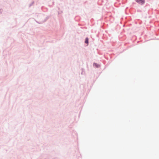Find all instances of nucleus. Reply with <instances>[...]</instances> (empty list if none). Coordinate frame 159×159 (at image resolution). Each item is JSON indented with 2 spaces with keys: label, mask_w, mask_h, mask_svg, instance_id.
Masks as SVG:
<instances>
[{
  "label": "nucleus",
  "mask_w": 159,
  "mask_h": 159,
  "mask_svg": "<svg viewBox=\"0 0 159 159\" xmlns=\"http://www.w3.org/2000/svg\"><path fill=\"white\" fill-rule=\"evenodd\" d=\"M136 1L138 3L141 4H143L145 2L144 0H136Z\"/></svg>",
  "instance_id": "nucleus-1"
},
{
  "label": "nucleus",
  "mask_w": 159,
  "mask_h": 159,
  "mask_svg": "<svg viewBox=\"0 0 159 159\" xmlns=\"http://www.w3.org/2000/svg\"><path fill=\"white\" fill-rule=\"evenodd\" d=\"M85 43L87 44L88 43V38L86 39Z\"/></svg>",
  "instance_id": "nucleus-2"
}]
</instances>
